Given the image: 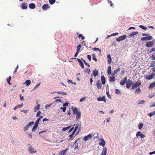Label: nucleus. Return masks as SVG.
<instances>
[{
  "label": "nucleus",
  "instance_id": "1",
  "mask_svg": "<svg viewBox=\"0 0 155 155\" xmlns=\"http://www.w3.org/2000/svg\"><path fill=\"white\" fill-rule=\"evenodd\" d=\"M73 113L74 114H76L77 115L76 119L78 120L79 118L81 117V113L79 112L77 107H75L73 110Z\"/></svg>",
  "mask_w": 155,
  "mask_h": 155
},
{
  "label": "nucleus",
  "instance_id": "2",
  "mask_svg": "<svg viewBox=\"0 0 155 155\" xmlns=\"http://www.w3.org/2000/svg\"><path fill=\"white\" fill-rule=\"evenodd\" d=\"M141 85V82L140 81H138L136 82H135L133 84L132 86V89H134Z\"/></svg>",
  "mask_w": 155,
  "mask_h": 155
},
{
  "label": "nucleus",
  "instance_id": "3",
  "mask_svg": "<svg viewBox=\"0 0 155 155\" xmlns=\"http://www.w3.org/2000/svg\"><path fill=\"white\" fill-rule=\"evenodd\" d=\"M126 38V35H124L119 37L116 39V41L117 42H120L125 39Z\"/></svg>",
  "mask_w": 155,
  "mask_h": 155
},
{
  "label": "nucleus",
  "instance_id": "4",
  "mask_svg": "<svg viewBox=\"0 0 155 155\" xmlns=\"http://www.w3.org/2000/svg\"><path fill=\"white\" fill-rule=\"evenodd\" d=\"M152 38V37L151 36L149 35V36H146L145 37H143L142 38H141V40L142 41H147V40H150Z\"/></svg>",
  "mask_w": 155,
  "mask_h": 155
},
{
  "label": "nucleus",
  "instance_id": "5",
  "mask_svg": "<svg viewBox=\"0 0 155 155\" xmlns=\"http://www.w3.org/2000/svg\"><path fill=\"white\" fill-rule=\"evenodd\" d=\"M133 82L132 81L130 80H128V82L126 84V87L127 88H129L131 85L133 84Z\"/></svg>",
  "mask_w": 155,
  "mask_h": 155
},
{
  "label": "nucleus",
  "instance_id": "6",
  "mask_svg": "<svg viewBox=\"0 0 155 155\" xmlns=\"http://www.w3.org/2000/svg\"><path fill=\"white\" fill-rule=\"evenodd\" d=\"M92 138V136L91 134H89L87 136H85L83 140L84 141L91 139Z\"/></svg>",
  "mask_w": 155,
  "mask_h": 155
},
{
  "label": "nucleus",
  "instance_id": "7",
  "mask_svg": "<svg viewBox=\"0 0 155 155\" xmlns=\"http://www.w3.org/2000/svg\"><path fill=\"white\" fill-rule=\"evenodd\" d=\"M50 8L48 5L47 4H44L42 7V8L43 10L45 11L47 10Z\"/></svg>",
  "mask_w": 155,
  "mask_h": 155
},
{
  "label": "nucleus",
  "instance_id": "8",
  "mask_svg": "<svg viewBox=\"0 0 155 155\" xmlns=\"http://www.w3.org/2000/svg\"><path fill=\"white\" fill-rule=\"evenodd\" d=\"M146 45L148 47H151L153 46L154 43L153 41H149L147 43Z\"/></svg>",
  "mask_w": 155,
  "mask_h": 155
},
{
  "label": "nucleus",
  "instance_id": "9",
  "mask_svg": "<svg viewBox=\"0 0 155 155\" xmlns=\"http://www.w3.org/2000/svg\"><path fill=\"white\" fill-rule=\"evenodd\" d=\"M155 74L154 73H152L151 75H150L149 76H147L146 77V79L148 80H150L153 78V77L155 76Z\"/></svg>",
  "mask_w": 155,
  "mask_h": 155
},
{
  "label": "nucleus",
  "instance_id": "10",
  "mask_svg": "<svg viewBox=\"0 0 155 155\" xmlns=\"http://www.w3.org/2000/svg\"><path fill=\"white\" fill-rule=\"evenodd\" d=\"M127 80V78L126 77L123 78L120 82V84L122 85H124L126 83Z\"/></svg>",
  "mask_w": 155,
  "mask_h": 155
},
{
  "label": "nucleus",
  "instance_id": "11",
  "mask_svg": "<svg viewBox=\"0 0 155 155\" xmlns=\"http://www.w3.org/2000/svg\"><path fill=\"white\" fill-rule=\"evenodd\" d=\"M105 144V142L103 138H101V141L99 143V145L104 147Z\"/></svg>",
  "mask_w": 155,
  "mask_h": 155
},
{
  "label": "nucleus",
  "instance_id": "12",
  "mask_svg": "<svg viewBox=\"0 0 155 155\" xmlns=\"http://www.w3.org/2000/svg\"><path fill=\"white\" fill-rule=\"evenodd\" d=\"M29 152L31 153H33L36 152V150H34L32 146H31L28 149Z\"/></svg>",
  "mask_w": 155,
  "mask_h": 155
},
{
  "label": "nucleus",
  "instance_id": "13",
  "mask_svg": "<svg viewBox=\"0 0 155 155\" xmlns=\"http://www.w3.org/2000/svg\"><path fill=\"white\" fill-rule=\"evenodd\" d=\"M77 61L78 62L79 65L81 66L82 68H83L84 67V66L83 63L78 58H77Z\"/></svg>",
  "mask_w": 155,
  "mask_h": 155
},
{
  "label": "nucleus",
  "instance_id": "14",
  "mask_svg": "<svg viewBox=\"0 0 155 155\" xmlns=\"http://www.w3.org/2000/svg\"><path fill=\"white\" fill-rule=\"evenodd\" d=\"M21 7L22 9H26L27 8V5L25 2L21 4Z\"/></svg>",
  "mask_w": 155,
  "mask_h": 155
},
{
  "label": "nucleus",
  "instance_id": "15",
  "mask_svg": "<svg viewBox=\"0 0 155 155\" xmlns=\"http://www.w3.org/2000/svg\"><path fill=\"white\" fill-rule=\"evenodd\" d=\"M96 83L97 84V88L98 89H100L102 85L101 83L100 82V81L99 80L97 81V82H96Z\"/></svg>",
  "mask_w": 155,
  "mask_h": 155
},
{
  "label": "nucleus",
  "instance_id": "16",
  "mask_svg": "<svg viewBox=\"0 0 155 155\" xmlns=\"http://www.w3.org/2000/svg\"><path fill=\"white\" fill-rule=\"evenodd\" d=\"M155 86V81L153 82L152 83H151L150 85L149 88L150 89H152Z\"/></svg>",
  "mask_w": 155,
  "mask_h": 155
},
{
  "label": "nucleus",
  "instance_id": "17",
  "mask_svg": "<svg viewBox=\"0 0 155 155\" xmlns=\"http://www.w3.org/2000/svg\"><path fill=\"white\" fill-rule=\"evenodd\" d=\"M107 58L108 59V64H110L111 63L112 61V59L111 58L110 55V54H108L107 55Z\"/></svg>",
  "mask_w": 155,
  "mask_h": 155
},
{
  "label": "nucleus",
  "instance_id": "18",
  "mask_svg": "<svg viewBox=\"0 0 155 155\" xmlns=\"http://www.w3.org/2000/svg\"><path fill=\"white\" fill-rule=\"evenodd\" d=\"M102 83L103 84H104L105 83L106 79L104 76H102L101 79Z\"/></svg>",
  "mask_w": 155,
  "mask_h": 155
},
{
  "label": "nucleus",
  "instance_id": "19",
  "mask_svg": "<svg viewBox=\"0 0 155 155\" xmlns=\"http://www.w3.org/2000/svg\"><path fill=\"white\" fill-rule=\"evenodd\" d=\"M98 70H95L93 71V75L94 77H96L98 74Z\"/></svg>",
  "mask_w": 155,
  "mask_h": 155
},
{
  "label": "nucleus",
  "instance_id": "20",
  "mask_svg": "<svg viewBox=\"0 0 155 155\" xmlns=\"http://www.w3.org/2000/svg\"><path fill=\"white\" fill-rule=\"evenodd\" d=\"M107 149L106 148H104L101 155H106L107 153Z\"/></svg>",
  "mask_w": 155,
  "mask_h": 155
},
{
  "label": "nucleus",
  "instance_id": "21",
  "mask_svg": "<svg viewBox=\"0 0 155 155\" xmlns=\"http://www.w3.org/2000/svg\"><path fill=\"white\" fill-rule=\"evenodd\" d=\"M97 100L98 101H104L105 102H106V100H105V97L104 96H103V97H99L98 98H97Z\"/></svg>",
  "mask_w": 155,
  "mask_h": 155
},
{
  "label": "nucleus",
  "instance_id": "22",
  "mask_svg": "<svg viewBox=\"0 0 155 155\" xmlns=\"http://www.w3.org/2000/svg\"><path fill=\"white\" fill-rule=\"evenodd\" d=\"M29 7L31 9H34L35 8V5L33 3L29 4Z\"/></svg>",
  "mask_w": 155,
  "mask_h": 155
},
{
  "label": "nucleus",
  "instance_id": "23",
  "mask_svg": "<svg viewBox=\"0 0 155 155\" xmlns=\"http://www.w3.org/2000/svg\"><path fill=\"white\" fill-rule=\"evenodd\" d=\"M107 72L108 74L109 75H110L111 74V68L110 66L108 68V69L107 70Z\"/></svg>",
  "mask_w": 155,
  "mask_h": 155
},
{
  "label": "nucleus",
  "instance_id": "24",
  "mask_svg": "<svg viewBox=\"0 0 155 155\" xmlns=\"http://www.w3.org/2000/svg\"><path fill=\"white\" fill-rule=\"evenodd\" d=\"M40 107V104H38L36 105L34 108V111L36 112V111H38Z\"/></svg>",
  "mask_w": 155,
  "mask_h": 155
},
{
  "label": "nucleus",
  "instance_id": "25",
  "mask_svg": "<svg viewBox=\"0 0 155 155\" xmlns=\"http://www.w3.org/2000/svg\"><path fill=\"white\" fill-rule=\"evenodd\" d=\"M138 31H134L132 32L130 34V37H132L134 36V35L138 34Z\"/></svg>",
  "mask_w": 155,
  "mask_h": 155
},
{
  "label": "nucleus",
  "instance_id": "26",
  "mask_svg": "<svg viewBox=\"0 0 155 155\" xmlns=\"http://www.w3.org/2000/svg\"><path fill=\"white\" fill-rule=\"evenodd\" d=\"M141 91L139 87L136 89L135 91V93L136 94H138L140 93Z\"/></svg>",
  "mask_w": 155,
  "mask_h": 155
},
{
  "label": "nucleus",
  "instance_id": "27",
  "mask_svg": "<svg viewBox=\"0 0 155 155\" xmlns=\"http://www.w3.org/2000/svg\"><path fill=\"white\" fill-rule=\"evenodd\" d=\"M110 82H114L115 81V78L114 77L110 76L109 78Z\"/></svg>",
  "mask_w": 155,
  "mask_h": 155
},
{
  "label": "nucleus",
  "instance_id": "28",
  "mask_svg": "<svg viewBox=\"0 0 155 155\" xmlns=\"http://www.w3.org/2000/svg\"><path fill=\"white\" fill-rule=\"evenodd\" d=\"M11 80V76H10L8 78L6 79V81L8 84L10 85H11L12 84L10 83V81Z\"/></svg>",
  "mask_w": 155,
  "mask_h": 155
},
{
  "label": "nucleus",
  "instance_id": "29",
  "mask_svg": "<svg viewBox=\"0 0 155 155\" xmlns=\"http://www.w3.org/2000/svg\"><path fill=\"white\" fill-rule=\"evenodd\" d=\"M31 83V81L30 80H27L25 82V83L26 84V85L27 86H28Z\"/></svg>",
  "mask_w": 155,
  "mask_h": 155
},
{
  "label": "nucleus",
  "instance_id": "30",
  "mask_svg": "<svg viewBox=\"0 0 155 155\" xmlns=\"http://www.w3.org/2000/svg\"><path fill=\"white\" fill-rule=\"evenodd\" d=\"M85 71L86 73L89 74L90 72V70L89 68H85Z\"/></svg>",
  "mask_w": 155,
  "mask_h": 155
},
{
  "label": "nucleus",
  "instance_id": "31",
  "mask_svg": "<svg viewBox=\"0 0 155 155\" xmlns=\"http://www.w3.org/2000/svg\"><path fill=\"white\" fill-rule=\"evenodd\" d=\"M81 47V45L80 44L78 45V46L77 47V52H79Z\"/></svg>",
  "mask_w": 155,
  "mask_h": 155
},
{
  "label": "nucleus",
  "instance_id": "32",
  "mask_svg": "<svg viewBox=\"0 0 155 155\" xmlns=\"http://www.w3.org/2000/svg\"><path fill=\"white\" fill-rule=\"evenodd\" d=\"M67 150V149H66L65 150H63L60 152V153L61 154V155H64L65 154Z\"/></svg>",
  "mask_w": 155,
  "mask_h": 155
},
{
  "label": "nucleus",
  "instance_id": "33",
  "mask_svg": "<svg viewBox=\"0 0 155 155\" xmlns=\"http://www.w3.org/2000/svg\"><path fill=\"white\" fill-rule=\"evenodd\" d=\"M150 58L152 60H155V53H153V55H152V56H150Z\"/></svg>",
  "mask_w": 155,
  "mask_h": 155
},
{
  "label": "nucleus",
  "instance_id": "34",
  "mask_svg": "<svg viewBox=\"0 0 155 155\" xmlns=\"http://www.w3.org/2000/svg\"><path fill=\"white\" fill-rule=\"evenodd\" d=\"M148 115L150 117H151L152 116L155 115V111L153 112H152L151 113L149 114Z\"/></svg>",
  "mask_w": 155,
  "mask_h": 155
},
{
  "label": "nucleus",
  "instance_id": "35",
  "mask_svg": "<svg viewBox=\"0 0 155 155\" xmlns=\"http://www.w3.org/2000/svg\"><path fill=\"white\" fill-rule=\"evenodd\" d=\"M139 27L143 29L144 30H146L147 28L146 27L142 25H140Z\"/></svg>",
  "mask_w": 155,
  "mask_h": 155
},
{
  "label": "nucleus",
  "instance_id": "36",
  "mask_svg": "<svg viewBox=\"0 0 155 155\" xmlns=\"http://www.w3.org/2000/svg\"><path fill=\"white\" fill-rule=\"evenodd\" d=\"M56 0H49V2L51 5L54 4Z\"/></svg>",
  "mask_w": 155,
  "mask_h": 155
},
{
  "label": "nucleus",
  "instance_id": "37",
  "mask_svg": "<svg viewBox=\"0 0 155 155\" xmlns=\"http://www.w3.org/2000/svg\"><path fill=\"white\" fill-rule=\"evenodd\" d=\"M115 93L117 94H121V93L118 89H115Z\"/></svg>",
  "mask_w": 155,
  "mask_h": 155
},
{
  "label": "nucleus",
  "instance_id": "38",
  "mask_svg": "<svg viewBox=\"0 0 155 155\" xmlns=\"http://www.w3.org/2000/svg\"><path fill=\"white\" fill-rule=\"evenodd\" d=\"M78 37L79 38H81L82 40H84V37L82 35V34H80L78 36Z\"/></svg>",
  "mask_w": 155,
  "mask_h": 155
},
{
  "label": "nucleus",
  "instance_id": "39",
  "mask_svg": "<svg viewBox=\"0 0 155 155\" xmlns=\"http://www.w3.org/2000/svg\"><path fill=\"white\" fill-rule=\"evenodd\" d=\"M143 126V124L142 123H140L138 125V128L140 130Z\"/></svg>",
  "mask_w": 155,
  "mask_h": 155
},
{
  "label": "nucleus",
  "instance_id": "40",
  "mask_svg": "<svg viewBox=\"0 0 155 155\" xmlns=\"http://www.w3.org/2000/svg\"><path fill=\"white\" fill-rule=\"evenodd\" d=\"M92 57H93V59L95 61H97V58H95V54H92Z\"/></svg>",
  "mask_w": 155,
  "mask_h": 155
},
{
  "label": "nucleus",
  "instance_id": "41",
  "mask_svg": "<svg viewBox=\"0 0 155 155\" xmlns=\"http://www.w3.org/2000/svg\"><path fill=\"white\" fill-rule=\"evenodd\" d=\"M71 127V126H70L66 127L63 128L62 130H63V131H65L66 130L68 129L69 128H70Z\"/></svg>",
  "mask_w": 155,
  "mask_h": 155
},
{
  "label": "nucleus",
  "instance_id": "42",
  "mask_svg": "<svg viewBox=\"0 0 155 155\" xmlns=\"http://www.w3.org/2000/svg\"><path fill=\"white\" fill-rule=\"evenodd\" d=\"M29 126L28 125H27L25 126L24 127V131H26L28 129Z\"/></svg>",
  "mask_w": 155,
  "mask_h": 155
},
{
  "label": "nucleus",
  "instance_id": "43",
  "mask_svg": "<svg viewBox=\"0 0 155 155\" xmlns=\"http://www.w3.org/2000/svg\"><path fill=\"white\" fill-rule=\"evenodd\" d=\"M145 102L143 100H140L138 101V104H142L144 103Z\"/></svg>",
  "mask_w": 155,
  "mask_h": 155
},
{
  "label": "nucleus",
  "instance_id": "44",
  "mask_svg": "<svg viewBox=\"0 0 155 155\" xmlns=\"http://www.w3.org/2000/svg\"><path fill=\"white\" fill-rule=\"evenodd\" d=\"M86 97H82V98H81L80 99V101L81 102H83L84 101L85 99H86Z\"/></svg>",
  "mask_w": 155,
  "mask_h": 155
},
{
  "label": "nucleus",
  "instance_id": "45",
  "mask_svg": "<svg viewBox=\"0 0 155 155\" xmlns=\"http://www.w3.org/2000/svg\"><path fill=\"white\" fill-rule=\"evenodd\" d=\"M56 93L58 94H60L63 95H66V94L63 92H57Z\"/></svg>",
  "mask_w": 155,
  "mask_h": 155
},
{
  "label": "nucleus",
  "instance_id": "46",
  "mask_svg": "<svg viewBox=\"0 0 155 155\" xmlns=\"http://www.w3.org/2000/svg\"><path fill=\"white\" fill-rule=\"evenodd\" d=\"M41 82H39L38 83L35 87L34 89H35L37 88L38 87H39L41 84Z\"/></svg>",
  "mask_w": 155,
  "mask_h": 155
},
{
  "label": "nucleus",
  "instance_id": "47",
  "mask_svg": "<svg viewBox=\"0 0 155 155\" xmlns=\"http://www.w3.org/2000/svg\"><path fill=\"white\" fill-rule=\"evenodd\" d=\"M34 124V121H31L30 122H29L28 124H27L29 127L30 126L32 125H33Z\"/></svg>",
  "mask_w": 155,
  "mask_h": 155
},
{
  "label": "nucleus",
  "instance_id": "48",
  "mask_svg": "<svg viewBox=\"0 0 155 155\" xmlns=\"http://www.w3.org/2000/svg\"><path fill=\"white\" fill-rule=\"evenodd\" d=\"M78 128V126H76L75 127L74 130H73V134H74L75 132L77 130Z\"/></svg>",
  "mask_w": 155,
  "mask_h": 155
},
{
  "label": "nucleus",
  "instance_id": "49",
  "mask_svg": "<svg viewBox=\"0 0 155 155\" xmlns=\"http://www.w3.org/2000/svg\"><path fill=\"white\" fill-rule=\"evenodd\" d=\"M41 113V112L39 111H38L37 113V114H36V117H39V115Z\"/></svg>",
  "mask_w": 155,
  "mask_h": 155
},
{
  "label": "nucleus",
  "instance_id": "50",
  "mask_svg": "<svg viewBox=\"0 0 155 155\" xmlns=\"http://www.w3.org/2000/svg\"><path fill=\"white\" fill-rule=\"evenodd\" d=\"M141 132L140 131H138L136 134V136L138 137L139 136H140V135L141 134Z\"/></svg>",
  "mask_w": 155,
  "mask_h": 155
},
{
  "label": "nucleus",
  "instance_id": "51",
  "mask_svg": "<svg viewBox=\"0 0 155 155\" xmlns=\"http://www.w3.org/2000/svg\"><path fill=\"white\" fill-rule=\"evenodd\" d=\"M108 3L109 4H110V5L111 7H112L113 6V3L111 1H109L108 0Z\"/></svg>",
  "mask_w": 155,
  "mask_h": 155
},
{
  "label": "nucleus",
  "instance_id": "52",
  "mask_svg": "<svg viewBox=\"0 0 155 155\" xmlns=\"http://www.w3.org/2000/svg\"><path fill=\"white\" fill-rule=\"evenodd\" d=\"M106 94L108 96V97L109 98H110L111 97V96L109 94V92L108 91H107L106 92Z\"/></svg>",
  "mask_w": 155,
  "mask_h": 155
},
{
  "label": "nucleus",
  "instance_id": "53",
  "mask_svg": "<svg viewBox=\"0 0 155 155\" xmlns=\"http://www.w3.org/2000/svg\"><path fill=\"white\" fill-rule=\"evenodd\" d=\"M60 109L63 110V112H65L66 110V107H61L60 108Z\"/></svg>",
  "mask_w": 155,
  "mask_h": 155
},
{
  "label": "nucleus",
  "instance_id": "54",
  "mask_svg": "<svg viewBox=\"0 0 155 155\" xmlns=\"http://www.w3.org/2000/svg\"><path fill=\"white\" fill-rule=\"evenodd\" d=\"M74 145H75V147L74 149L75 150H76L78 148V143H77V144L75 143L74 144Z\"/></svg>",
  "mask_w": 155,
  "mask_h": 155
},
{
  "label": "nucleus",
  "instance_id": "55",
  "mask_svg": "<svg viewBox=\"0 0 155 155\" xmlns=\"http://www.w3.org/2000/svg\"><path fill=\"white\" fill-rule=\"evenodd\" d=\"M37 128L35 126H33V128H32V131H35L36 130Z\"/></svg>",
  "mask_w": 155,
  "mask_h": 155
},
{
  "label": "nucleus",
  "instance_id": "56",
  "mask_svg": "<svg viewBox=\"0 0 155 155\" xmlns=\"http://www.w3.org/2000/svg\"><path fill=\"white\" fill-rule=\"evenodd\" d=\"M87 58L89 61H91V57L90 55H88L87 56Z\"/></svg>",
  "mask_w": 155,
  "mask_h": 155
},
{
  "label": "nucleus",
  "instance_id": "57",
  "mask_svg": "<svg viewBox=\"0 0 155 155\" xmlns=\"http://www.w3.org/2000/svg\"><path fill=\"white\" fill-rule=\"evenodd\" d=\"M73 134V133H72V134L70 135H69V137H70V138H69V140H70L72 138H73V134Z\"/></svg>",
  "mask_w": 155,
  "mask_h": 155
},
{
  "label": "nucleus",
  "instance_id": "58",
  "mask_svg": "<svg viewBox=\"0 0 155 155\" xmlns=\"http://www.w3.org/2000/svg\"><path fill=\"white\" fill-rule=\"evenodd\" d=\"M18 106V107H21L23 105V104H18L17 105Z\"/></svg>",
  "mask_w": 155,
  "mask_h": 155
},
{
  "label": "nucleus",
  "instance_id": "59",
  "mask_svg": "<svg viewBox=\"0 0 155 155\" xmlns=\"http://www.w3.org/2000/svg\"><path fill=\"white\" fill-rule=\"evenodd\" d=\"M118 34V33H115L112 34L110 36H115V35H117Z\"/></svg>",
  "mask_w": 155,
  "mask_h": 155
},
{
  "label": "nucleus",
  "instance_id": "60",
  "mask_svg": "<svg viewBox=\"0 0 155 155\" xmlns=\"http://www.w3.org/2000/svg\"><path fill=\"white\" fill-rule=\"evenodd\" d=\"M21 94L20 95V100L21 101H24V98L23 96H21Z\"/></svg>",
  "mask_w": 155,
  "mask_h": 155
},
{
  "label": "nucleus",
  "instance_id": "61",
  "mask_svg": "<svg viewBox=\"0 0 155 155\" xmlns=\"http://www.w3.org/2000/svg\"><path fill=\"white\" fill-rule=\"evenodd\" d=\"M140 136L141 138H144V137H145V135L142 134H141L140 135Z\"/></svg>",
  "mask_w": 155,
  "mask_h": 155
},
{
  "label": "nucleus",
  "instance_id": "62",
  "mask_svg": "<svg viewBox=\"0 0 155 155\" xmlns=\"http://www.w3.org/2000/svg\"><path fill=\"white\" fill-rule=\"evenodd\" d=\"M28 137L30 138H32V135L31 134H28Z\"/></svg>",
  "mask_w": 155,
  "mask_h": 155
},
{
  "label": "nucleus",
  "instance_id": "63",
  "mask_svg": "<svg viewBox=\"0 0 155 155\" xmlns=\"http://www.w3.org/2000/svg\"><path fill=\"white\" fill-rule=\"evenodd\" d=\"M38 124L39 123H37V122H35V123L34 124V126H35L36 128H37Z\"/></svg>",
  "mask_w": 155,
  "mask_h": 155
},
{
  "label": "nucleus",
  "instance_id": "64",
  "mask_svg": "<svg viewBox=\"0 0 155 155\" xmlns=\"http://www.w3.org/2000/svg\"><path fill=\"white\" fill-rule=\"evenodd\" d=\"M154 51H155V48H152L151 49L150 51V52H151Z\"/></svg>",
  "mask_w": 155,
  "mask_h": 155
}]
</instances>
